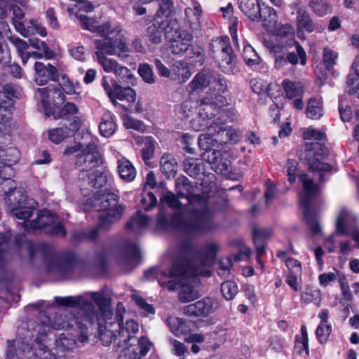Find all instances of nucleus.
Returning a JSON list of instances; mask_svg holds the SVG:
<instances>
[{"mask_svg":"<svg viewBox=\"0 0 359 359\" xmlns=\"http://www.w3.org/2000/svg\"><path fill=\"white\" fill-rule=\"evenodd\" d=\"M302 184L299 192V208L302 211V221L309 229L311 235L314 234V180L306 173L299 175Z\"/></svg>","mask_w":359,"mask_h":359,"instance_id":"nucleus-9","label":"nucleus"},{"mask_svg":"<svg viewBox=\"0 0 359 359\" xmlns=\"http://www.w3.org/2000/svg\"><path fill=\"white\" fill-rule=\"evenodd\" d=\"M215 301L205 297L184 307V313L189 317H206L214 311Z\"/></svg>","mask_w":359,"mask_h":359,"instance_id":"nucleus-21","label":"nucleus"},{"mask_svg":"<svg viewBox=\"0 0 359 359\" xmlns=\"http://www.w3.org/2000/svg\"><path fill=\"white\" fill-rule=\"evenodd\" d=\"M323 62L327 69H330L337 63L338 55L336 52L329 48L323 50Z\"/></svg>","mask_w":359,"mask_h":359,"instance_id":"nucleus-64","label":"nucleus"},{"mask_svg":"<svg viewBox=\"0 0 359 359\" xmlns=\"http://www.w3.org/2000/svg\"><path fill=\"white\" fill-rule=\"evenodd\" d=\"M201 163L198 160L193 158H188L184 162V170L190 177L196 178L201 173Z\"/></svg>","mask_w":359,"mask_h":359,"instance_id":"nucleus-53","label":"nucleus"},{"mask_svg":"<svg viewBox=\"0 0 359 359\" xmlns=\"http://www.w3.org/2000/svg\"><path fill=\"white\" fill-rule=\"evenodd\" d=\"M102 163L101 154L97 144L93 141L86 144L82 154L78 156L76 161V165L82 168L81 170H92Z\"/></svg>","mask_w":359,"mask_h":359,"instance_id":"nucleus-19","label":"nucleus"},{"mask_svg":"<svg viewBox=\"0 0 359 359\" xmlns=\"http://www.w3.org/2000/svg\"><path fill=\"white\" fill-rule=\"evenodd\" d=\"M294 348L300 354L303 351H305L306 355L309 354V339L305 325H302L301 327V335L296 336Z\"/></svg>","mask_w":359,"mask_h":359,"instance_id":"nucleus-49","label":"nucleus"},{"mask_svg":"<svg viewBox=\"0 0 359 359\" xmlns=\"http://www.w3.org/2000/svg\"><path fill=\"white\" fill-rule=\"evenodd\" d=\"M351 216L348 210H342L337 217L336 229L337 234L351 235L359 247V230L351 227Z\"/></svg>","mask_w":359,"mask_h":359,"instance_id":"nucleus-22","label":"nucleus"},{"mask_svg":"<svg viewBox=\"0 0 359 359\" xmlns=\"http://www.w3.org/2000/svg\"><path fill=\"white\" fill-rule=\"evenodd\" d=\"M202 158L212 165L216 171L226 172L229 171L231 162L222 156L221 151L212 149L204 151L201 155Z\"/></svg>","mask_w":359,"mask_h":359,"instance_id":"nucleus-24","label":"nucleus"},{"mask_svg":"<svg viewBox=\"0 0 359 359\" xmlns=\"http://www.w3.org/2000/svg\"><path fill=\"white\" fill-rule=\"evenodd\" d=\"M263 27L273 35L287 39L290 47H292V43H295L294 29L290 24H263Z\"/></svg>","mask_w":359,"mask_h":359,"instance_id":"nucleus-26","label":"nucleus"},{"mask_svg":"<svg viewBox=\"0 0 359 359\" xmlns=\"http://www.w3.org/2000/svg\"><path fill=\"white\" fill-rule=\"evenodd\" d=\"M212 79L210 83V89L215 94H220L227 90V85L224 78L217 73L212 71Z\"/></svg>","mask_w":359,"mask_h":359,"instance_id":"nucleus-51","label":"nucleus"},{"mask_svg":"<svg viewBox=\"0 0 359 359\" xmlns=\"http://www.w3.org/2000/svg\"><path fill=\"white\" fill-rule=\"evenodd\" d=\"M11 238L10 231H6L4 233H0V269L3 267L8 257Z\"/></svg>","mask_w":359,"mask_h":359,"instance_id":"nucleus-45","label":"nucleus"},{"mask_svg":"<svg viewBox=\"0 0 359 359\" xmlns=\"http://www.w3.org/2000/svg\"><path fill=\"white\" fill-rule=\"evenodd\" d=\"M102 229H103V227L99 224L90 229L75 231L71 235V240L74 243H81L85 241H95L97 239L99 231Z\"/></svg>","mask_w":359,"mask_h":359,"instance_id":"nucleus-32","label":"nucleus"},{"mask_svg":"<svg viewBox=\"0 0 359 359\" xmlns=\"http://www.w3.org/2000/svg\"><path fill=\"white\" fill-rule=\"evenodd\" d=\"M34 82L39 86H43L50 81L56 82L60 79V74L57 68L49 62L44 63L36 61L34 65Z\"/></svg>","mask_w":359,"mask_h":359,"instance_id":"nucleus-20","label":"nucleus"},{"mask_svg":"<svg viewBox=\"0 0 359 359\" xmlns=\"http://www.w3.org/2000/svg\"><path fill=\"white\" fill-rule=\"evenodd\" d=\"M238 6L243 13L255 21L260 12V3L258 0H238Z\"/></svg>","mask_w":359,"mask_h":359,"instance_id":"nucleus-33","label":"nucleus"},{"mask_svg":"<svg viewBox=\"0 0 359 359\" xmlns=\"http://www.w3.org/2000/svg\"><path fill=\"white\" fill-rule=\"evenodd\" d=\"M165 24H151L147 29V37L150 43L158 44L161 43L163 34L165 35Z\"/></svg>","mask_w":359,"mask_h":359,"instance_id":"nucleus-42","label":"nucleus"},{"mask_svg":"<svg viewBox=\"0 0 359 359\" xmlns=\"http://www.w3.org/2000/svg\"><path fill=\"white\" fill-rule=\"evenodd\" d=\"M97 323L98 325L97 334L102 344L108 346L114 341L115 344L117 346L118 341H116L115 338H117L118 331H113L112 329L102 324L100 321Z\"/></svg>","mask_w":359,"mask_h":359,"instance_id":"nucleus-38","label":"nucleus"},{"mask_svg":"<svg viewBox=\"0 0 359 359\" xmlns=\"http://www.w3.org/2000/svg\"><path fill=\"white\" fill-rule=\"evenodd\" d=\"M122 253L120 262L123 264H131L140 258V252L137 244L128 241H126Z\"/></svg>","mask_w":359,"mask_h":359,"instance_id":"nucleus-31","label":"nucleus"},{"mask_svg":"<svg viewBox=\"0 0 359 359\" xmlns=\"http://www.w3.org/2000/svg\"><path fill=\"white\" fill-rule=\"evenodd\" d=\"M282 86L288 99L299 97L304 92V86L301 82L292 81L288 79L283 81Z\"/></svg>","mask_w":359,"mask_h":359,"instance_id":"nucleus-40","label":"nucleus"},{"mask_svg":"<svg viewBox=\"0 0 359 359\" xmlns=\"http://www.w3.org/2000/svg\"><path fill=\"white\" fill-rule=\"evenodd\" d=\"M332 327L330 323H320L316 330V335L320 344H324L328 340L331 333Z\"/></svg>","mask_w":359,"mask_h":359,"instance_id":"nucleus-61","label":"nucleus"},{"mask_svg":"<svg viewBox=\"0 0 359 359\" xmlns=\"http://www.w3.org/2000/svg\"><path fill=\"white\" fill-rule=\"evenodd\" d=\"M7 344L6 359H55L41 351L34 353L33 346L21 339L8 340Z\"/></svg>","mask_w":359,"mask_h":359,"instance_id":"nucleus-14","label":"nucleus"},{"mask_svg":"<svg viewBox=\"0 0 359 359\" xmlns=\"http://www.w3.org/2000/svg\"><path fill=\"white\" fill-rule=\"evenodd\" d=\"M93 5L88 1H79L75 4L74 7H69L67 11L70 16L74 15L76 18L81 20V22H86L85 20L87 19V16L83 15L81 12L89 13L93 11Z\"/></svg>","mask_w":359,"mask_h":359,"instance_id":"nucleus-34","label":"nucleus"},{"mask_svg":"<svg viewBox=\"0 0 359 359\" xmlns=\"http://www.w3.org/2000/svg\"><path fill=\"white\" fill-rule=\"evenodd\" d=\"M56 86L60 88L64 94L73 95L76 93L73 83L65 74L61 76V80Z\"/></svg>","mask_w":359,"mask_h":359,"instance_id":"nucleus-63","label":"nucleus"},{"mask_svg":"<svg viewBox=\"0 0 359 359\" xmlns=\"http://www.w3.org/2000/svg\"><path fill=\"white\" fill-rule=\"evenodd\" d=\"M148 217L140 210L137 211L135 215L126 224V229L139 233L140 231L147 226Z\"/></svg>","mask_w":359,"mask_h":359,"instance_id":"nucleus-36","label":"nucleus"},{"mask_svg":"<svg viewBox=\"0 0 359 359\" xmlns=\"http://www.w3.org/2000/svg\"><path fill=\"white\" fill-rule=\"evenodd\" d=\"M212 71L203 69L198 73L189 83L191 91L202 90L210 86L211 79H212Z\"/></svg>","mask_w":359,"mask_h":359,"instance_id":"nucleus-30","label":"nucleus"},{"mask_svg":"<svg viewBox=\"0 0 359 359\" xmlns=\"http://www.w3.org/2000/svg\"><path fill=\"white\" fill-rule=\"evenodd\" d=\"M96 304L87 300L84 296L55 297V302L60 306H81V311L85 320L93 325L99 321L112 329L118 331L123 320L126 309L123 303L118 302L115 312L110 309L111 299L107 297L101 292H88L86 293Z\"/></svg>","mask_w":359,"mask_h":359,"instance_id":"nucleus-3","label":"nucleus"},{"mask_svg":"<svg viewBox=\"0 0 359 359\" xmlns=\"http://www.w3.org/2000/svg\"><path fill=\"white\" fill-rule=\"evenodd\" d=\"M9 40L15 47L18 55L22 59V62L25 63L27 60L26 55L27 53V50L29 48L28 43L25 41L15 36H11Z\"/></svg>","mask_w":359,"mask_h":359,"instance_id":"nucleus-56","label":"nucleus"},{"mask_svg":"<svg viewBox=\"0 0 359 359\" xmlns=\"http://www.w3.org/2000/svg\"><path fill=\"white\" fill-rule=\"evenodd\" d=\"M165 37L169 41L184 40L191 41L192 35L187 30L182 29L180 24H165Z\"/></svg>","mask_w":359,"mask_h":359,"instance_id":"nucleus-28","label":"nucleus"},{"mask_svg":"<svg viewBox=\"0 0 359 359\" xmlns=\"http://www.w3.org/2000/svg\"><path fill=\"white\" fill-rule=\"evenodd\" d=\"M187 56L194 59L195 65H202L205 62V51L203 48L197 45H189Z\"/></svg>","mask_w":359,"mask_h":359,"instance_id":"nucleus-54","label":"nucleus"},{"mask_svg":"<svg viewBox=\"0 0 359 359\" xmlns=\"http://www.w3.org/2000/svg\"><path fill=\"white\" fill-rule=\"evenodd\" d=\"M183 198L192 206L188 211V217L184 219L180 212L167 217L161 211L156 221L158 227L181 230L190 235H205L217 229L219 224L215 220V211L210 207L206 198L200 195L187 196L182 190H180L177 196L167 191L160 201L171 208H180L182 204L179 199Z\"/></svg>","mask_w":359,"mask_h":359,"instance_id":"nucleus-2","label":"nucleus"},{"mask_svg":"<svg viewBox=\"0 0 359 359\" xmlns=\"http://www.w3.org/2000/svg\"><path fill=\"white\" fill-rule=\"evenodd\" d=\"M118 196L113 192H106L95 199V206L100 212L99 224L104 230H109L123 215L124 206L118 204Z\"/></svg>","mask_w":359,"mask_h":359,"instance_id":"nucleus-8","label":"nucleus"},{"mask_svg":"<svg viewBox=\"0 0 359 359\" xmlns=\"http://www.w3.org/2000/svg\"><path fill=\"white\" fill-rule=\"evenodd\" d=\"M212 109V104H205L202 101L198 117L192 120V128L197 131L206 130L208 136L216 141L217 139L224 136L226 124L221 122L219 118L211 121L213 116Z\"/></svg>","mask_w":359,"mask_h":359,"instance_id":"nucleus-11","label":"nucleus"},{"mask_svg":"<svg viewBox=\"0 0 359 359\" xmlns=\"http://www.w3.org/2000/svg\"><path fill=\"white\" fill-rule=\"evenodd\" d=\"M271 232L269 229L255 227L252 229V237L254 244L257 250V260L263 268L261 261V255L265 252L266 241L271 236Z\"/></svg>","mask_w":359,"mask_h":359,"instance_id":"nucleus-27","label":"nucleus"},{"mask_svg":"<svg viewBox=\"0 0 359 359\" xmlns=\"http://www.w3.org/2000/svg\"><path fill=\"white\" fill-rule=\"evenodd\" d=\"M172 42L173 43L170 46L169 50L173 55H182L183 53H187L189 48V44L187 43L189 41L177 40L173 41Z\"/></svg>","mask_w":359,"mask_h":359,"instance_id":"nucleus-62","label":"nucleus"},{"mask_svg":"<svg viewBox=\"0 0 359 359\" xmlns=\"http://www.w3.org/2000/svg\"><path fill=\"white\" fill-rule=\"evenodd\" d=\"M13 25L15 30L24 37H28L35 34L44 37L47 34L46 28L42 27L41 24H30L27 27H25V24Z\"/></svg>","mask_w":359,"mask_h":359,"instance_id":"nucleus-35","label":"nucleus"},{"mask_svg":"<svg viewBox=\"0 0 359 359\" xmlns=\"http://www.w3.org/2000/svg\"><path fill=\"white\" fill-rule=\"evenodd\" d=\"M217 62L219 68L225 74H234L238 72L237 66V57L234 54L230 44L229 39H226L225 43L213 57Z\"/></svg>","mask_w":359,"mask_h":359,"instance_id":"nucleus-17","label":"nucleus"},{"mask_svg":"<svg viewBox=\"0 0 359 359\" xmlns=\"http://www.w3.org/2000/svg\"><path fill=\"white\" fill-rule=\"evenodd\" d=\"M78 307L79 309V311L78 312V316H73L70 320H68L67 322H73L74 324V327H76L79 328L81 331V334L80 336V341L82 343H84L88 340V337L87 334L85 332V330L87 329V325L86 323H88L85 320V318L83 316V313L81 311V306H76L75 308Z\"/></svg>","mask_w":359,"mask_h":359,"instance_id":"nucleus-48","label":"nucleus"},{"mask_svg":"<svg viewBox=\"0 0 359 359\" xmlns=\"http://www.w3.org/2000/svg\"><path fill=\"white\" fill-rule=\"evenodd\" d=\"M292 46H295V49H296L297 53H295L294 51H292V52L286 51L285 55H286L287 62L292 65H296V64H297L298 60L299 59L300 63L302 65H304L306 64V53L304 50L303 48L296 41H295V43H292Z\"/></svg>","mask_w":359,"mask_h":359,"instance_id":"nucleus-46","label":"nucleus"},{"mask_svg":"<svg viewBox=\"0 0 359 359\" xmlns=\"http://www.w3.org/2000/svg\"><path fill=\"white\" fill-rule=\"evenodd\" d=\"M78 177L81 190L101 189L107 182V173L104 169L80 170Z\"/></svg>","mask_w":359,"mask_h":359,"instance_id":"nucleus-18","label":"nucleus"},{"mask_svg":"<svg viewBox=\"0 0 359 359\" xmlns=\"http://www.w3.org/2000/svg\"><path fill=\"white\" fill-rule=\"evenodd\" d=\"M116 128L114 117L111 114H105L100 123L99 129L101 135L109 137L111 136Z\"/></svg>","mask_w":359,"mask_h":359,"instance_id":"nucleus-43","label":"nucleus"},{"mask_svg":"<svg viewBox=\"0 0 359 359\" xmlns=\"http://www.w3.org/2000/svg\"><path fill=\"white\" fill-rule=\"evenodd\" d=\"M69 128L62 127L52 129L49 131V140L55 143L59 144L65 138L73 136L81 127V119L79 117H74V121L69 123Z\"/></svg>","mask_w":359,"mask_h":359,"instance_id":"nucleus-23","label":"nucleus"},{"mask_svg":"<svg viewBox=\"0 0 359 359\" xmlns=\"http://www.w3.org/2000/svg\"><path fill=\"white\" fill-rule=\"evenodd\" d=\"M20 151L15 147H0V164L6 169V167L13 168V165L20 159Z\"/></svg>","mask_w":359,"mask_h":359,"instance_id":"nucleus-29","label":"nucleus"},{"mask_svg":"<svg viewBox=\"0 0 359 359\" xmlns=\"http://www.w3.org/2000/svg\"><path fill=\"white\" fill-rule=\"evenodd\" d=\"M154 143L151 137H147L144 146L141 149L142 158L146 164H149V161L154 156Z\"/></svg>","mask_w":359,"mask_h":359,"instance_id":"nucleus-59","label":"nucleus"},{"mask_svg":"<svg viewBox=\"0 0 359 359\" xmlns=\"http://www.w3.org/2000/svg\"><path fill=\"white\" fill-rule=\"evenodd\" d=\"M238 287L233 281H225L221 284V292L226 300H231L238 293Z\"/></svg>","mask_w":359,"mask_h":359,"instance_id":"nucleus-58","label":"nucleus"},{"mask_svg":"<svg viewBox=\"0 0 359 359\" xmlns=\"http://www.w3.org/2000/svg\"><path fill=\"white\" fill-rule=\"evenodd\" d=\"M129 338L123 348L119 359H141L150 350L152 344L147 337Z\"/></svg>","mask_w":359,"mask_h":359,"instance_id":"nucleus-16","label":"nucleus"},{"mask_svg":"<svg viewBox=\"0 0 359 359\" xmlns=\"http://www.w3.org/2000/svg\"><path fill=\"white\" fill-rule=\"evenodd\" d=\"M118 171L122 180L126 182L133 181L136 176V170L132 163L123 158L118 161Z\"/></svg>","mask_w":359,"mask_h":359,"instance_id":"nucleus-37","label":"nucleus"},{"mask_svg":"<svg viewBox=\"0 0 359 359\" xmlns=\"http://www.w3.org/2000/svg\"><path fill=\"white\" fill-rule=\"evenodd\" d=\"M83 29L95 33L104 41L95 40L99 50L95 53L99 64L106 72H113L117 81L109 76H103L101 83L114 106L118 104L116 100L127 101L129 104L136 99V93L131 86H135L136 79L130 69L119 64L116 60L105 56V53L117 55L123 62L130 56L126 41L123 39L121 29L117 24H81Z\"/></svg>","mask_w":359,"mask_h":359,"instance_id":"nucleus-1","label":"nucleus"},{"mask_svg":"<svg viewBox=\"0 0 359 359\" xmlns=\"http://www.w3.org/2000/svg\"><path fill=\"white\" fill-rule=\"evenodd\" d=\"M79 111V109L77 106L73 103L68 102H67L62 107L58 108L54 111V113L51 114L55 119L62 118L69 120L72 117V121H74V117H77L75 116Z\"/></svg>","mask_w":359,"mask_h":359,"instance_id":"nucleus-39","label":"nucleus"},{"mask_svg":"<svg viewBox=\"0 0 359 359\" xmlns=\"http://www.w3.org/2000/svg\"><path fill=\"white\" fill-rule=\"evenodd\" d=\"M302 144L297 151L299 161L314 170V128L311 126L302 128Z\"/></svg>","mask_w":359,"mask_h":359,"instance_id":"nucleus-15","label":"nucleus"},{"mask_svg":"<svg viewBox=\"0 0 359 359\" xmlns=\"http://www.w3.org/2000/svg\"><path fill=\"white\" fill-rule=\"evenodd\" d=\"M161 169L167 177H174L177 172L175 158L169 154H164L161 158Z\"/></svg>","mask_w":359,"mask_h":359,"instance_id":"nucleus-41","label":"nucleus"},{"mask_svg":"<svg viewBox=\"0 0 359 359\" xmlns=\"http://www.w3.org/2000/svg\"><path fill=\"white\" fill-rule=\"evenodd\" d=\"M13 248L21 254L25 252L32 265L44 264L47 271L56 272L63 276H69L81 266V263L74 254L57 255L53 246L46 243L36 245L27 240L24 234L15 236Z\"/></svg>","mask_w":359,"mask_h":359,"instance_id":"nucleus-5","label":"nucleus"},{"mask_svg":"<svg viewBox=\"0 0 359 359\" xmlns=\"http://www.w3.org/2000/svg\"><path fill=\"white\" fill-rule=\"evenodd\" d=\"M166 324L172 333L179 337L187 332V325L184 320L175 316H169L166 319Z\"/></svg>","mask_w":359,"mask_h":359,"instance_id":"nucleus-47","label":"nucleus"},{"mask_svg":"<svg viewBox=\"0 0 359 359\" xmlns=\"http://www.w3.org/2000/svg\"><path fill=\"white\" fill-rule=\"evenodd\" d=\"M38 320L39 322L29 321L27 324L29 329L33 330L30 337H35L34 341L38 346L37 348L33 347V352L38 354L41 351L50 354L55 359H65V351H72L77 346L75 336L69 333L60 334L59 337L55 339L54 346L49 349L48 332L51 329L74 328L73 322H67V320L63 319L62 314L55 313L49 316L43 311H39Z\"/></svg>","mask_w":359,"mask_h":359,"instance_id":"nucleus-4","label":"nucleus"},{"mask_svg":"<svg viewBox=\"0 0 359 359\" xmlns=\"http://www.w3.org/2000/svg\"><path fill=\"white\" fill-rule=\"evenodd\" d=\"M182 254L179 257H183L189 259L196 267H199L203 271L205 266H212L215 261L219 245L216 243H208L200 250L194 259H191L194 252V248L189 242H183L181 245Z\"/></svg>","mask_w":359,"mask_h":359,"instance_id":"nucleus-13","label":"nucleus"},{"mask_svg":"<svg viewBox=\"0 0 359 359\" xmlns=\"http://www.w3.org/2000/svg\"><path fill=\"white\" fill-rule=\"evenodd\" d=\"M323 244L324 248L329 252H332L334 248L333 235L327 237L323 236L322 226L318 221L316 219V243Z\"/></svg>","mask_w":359,"mask_h":359,"instance_id":"nucleus-44","label":"nucleus"},{"mask_svg":"<svg viewBox=\"0 0 359 359\" xmlns=\"http://www.w3.org/2000/svg\"><path fill=\"white\" fill-rule=\"evenodd\" d=\"M29 43L32 47L38 49L39 50H42L46 60H50L56 56L55 53L43 41L32 38L29 39Z\"/></svg>","mask_w":359,"mask_h":359,"instance_id":"nucleus-50","label":"nucleus"},{"mask_svg":"<svg viewBox=\"0 0 359 359\" xmlns=\"http://www.w3.org/2000/svg\"><path fill=\"white\" fill-rule=\"evenodd\" d=\"M34 97L37 103L41 104L47 116H50L51 114L60 108L65 101V95L60 88L55 84L37 88L34 90Z\"/></svg>","mask_w":359,"mask_h":359,"instance_id":"nucleus-12","label":"nucleus"},{"mask_svg":"<svg viewBox=\"0 0 359 359\" xmlns=\"http://www.w3.org/2000/svg\"><path fill=\"white\" fill-rule=\"evenodd\" d=\"M14 174L13 168L6 167L2 181L0 180V194L7 196L11 203H13L14 207L11 210V215L19 219L27 220L32 217L37 207V203L33 198L16 191L15 183L11 179Z\"/></svg>","mask_w":359,"mask_h":359,"instance_id":"nucleus-7","label":"nucleus"},{"mask_svg":"<svg viewBox=\"0 0 359 359\" xmlns=\"http://www.w3.org/2000/svg\"><path fill=\"white\" fill-rule=\"evenodd\" d=\"M316 180L318 178L320 183L325 182L329 177L331 165L327 163L318 161L316 158Z\"/></svg>","mask_w":359,"mask_h":359,"instance_id":"nucleus-52","label":"nucleus"},{"mask_svg":"<svg viewBox=\"0 0 359 359\" xmlns=\"http://www.w3.org/2000/svg\"><path fill=\"white\" fill-rule=\"evenodd\" d=\"M243 59L247 65L253 67L260 63V57L252 46L245 48Z\"/></svg>","mask_w":359,"mask_h":359,"instance_id":"nucleus-60","label":"nucleus"},{"mask_svg":"<svg viewBox=\"0 0 359 359\" xmlns=\"http://www.w3.org/2000/svg\"><path fill=\"white\" fill-rule=\"evenodd\" d=\"M139 330L138 324L133 320H127L124 323L123 321L121 325V327L118 330L117 338H115L117 342V347L124 346L127 341H129V338H136L135 334Z\"/></svg>","mask_w":359,"mask_h":359,"instance_id":"nucleus-25","label":"nucleus"},{"mask_svg":"<svg viewBox=\"0 0 359 359\" xmlns=\"http://www.w3.org/2000/svg\"><path fill=\"white\" fill-rule=\"evenodd\" d=\"M202 273V269L196 267L188 259L177 257L170 268L163 270L150 269L145 271L147 279L155 278L162 287L170 291L180 289L178 299L181 302H189L198 297V292L191 285L183 284L180 278H189Z\"/></svg>","mask_w":359,"mask_h":359,"instance_id":"nucleus-6","label":"nucleus"},{"mask_svg":"<svg viewBox=\"0 0 359 359\" xmlns=\"http://www.w3.org/2000/svg\"><path fill=\"white\" fill-rule=\"evenodd\" d=\"M326 135L324 131L316 130V156H325L328 154V149L324 144Z\"/></svg>","mask_w":359,"mask_h":359,"instance_id":"nucleus-57","label":"nucleus"},{"mask_svg":"<svg viewBox=\"0 0 359 359\" xmlns=\"http://www.w3.org/2000/svg\"><path fill=\"white\" fill-rule=\"evenodd\" d=\"M260 19L263 22H277V15L275 10L269 7L264 4L262 5L260 4V12L259 15H257V18L256 20Z\"/></svg>","mask_w":359,"mask_h":359,"instance_id":"nucleus-55","label":"nucleus"},{"mask_svg":"<svg viewBox=\"0 0 359 359\" xmlns=\"http://www.w3.org/2000/svg\"><path fill=\"white\" fill-rule=\"evenodd\" d=\"M25 229L27 232L34 234L43 233L62 237L67 235L64 226L57 222V216L46 209L39 210L36 218L26 224Z\"/></svg>","mask_w":359,"mask_h":359,"instance_id":"nucleus-10","label":"nucleus"}]
</instances>
